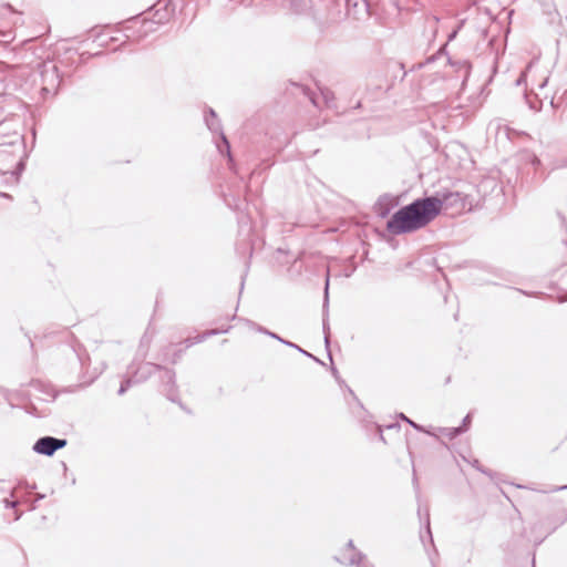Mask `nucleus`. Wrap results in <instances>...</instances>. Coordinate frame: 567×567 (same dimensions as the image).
Here are the masks:
<instances>
[{
  "label": "nucleus",
  "instance_id": "obj_22",
  "mask_svg": "<svg viewBox=\"0 0 567 567\" xmlns=\"http://www.w3.org/2000/svg\"><path fill=\"white\" fill-rule=\"evenodd\" d=\"M470 421H471V414H467V415L464 417V420H463V426H462V427L466 430V427H467V425H468Z\"/></svg>",
  "mask_w": 567,
  "mask_h": 567
},
{
  "label": "nucleus",
  "instance_id": "obj_28",
  "mask_svg": "<svg viewBox=\"0 0 567 567\" xmlns=\"http://www.w3.org/2000/svg\"><path fill=\"white\" fill-rule=\"evenodd\" d=\"M565 488H567V485H565V486H559V487H557V488H556V491H560V489H565Z\"/></svg>",
  "mask_w": 567,
  "mask_h": 567
},
{
  "label": "nucleus",
  "instance_id": "obj_10",
  "mask_svg": "<svg viewBox=\"0 0 567 567\" xmlns=\"http://www.w3.org/2000/svg\"><path fill=\"white\" fill-rule=\"evenodd\" d=\"M215 333H217V331L216 330H212V331H209V332H207V333H205V334H203L200 337H197L195 341H192V340L187 339L186 340V342H187L186 347H189V346H192V344H194L196 342H200V341H203L205 339V337L210 336V334H215Z\"/></svg>",
  "mask_w": 567,
  "mask_h": 567
},
{
  "label": "nucleus",
  "instance_id": "obj_13",
  "mask_svg": "<svg viewBox=\"0 0 567 567\" xmlns=\"http://www.w3.org/2000/svg\"><path fill=\"white\" fill-rule=\"evenodd\" d=\"M131 383H132L131 379L123 381L118 389V394L120 395L124 394L127 391V389L131 386Z\"/></svg>",
  "mask_w": 567,
  "mask_h": 567
},
{
  "label": "nucleus",
  "instance_id": "obj_8",
  "mask_svg": "<svg viewBox=\"0 0 567 567\" xmlns=\"http://www.w3.org/2000/svg\"><path fill=\"white\" fill-rule=\"evenodd\" d=\"M532 93H534V91L537 89V90H543L546 84H547V76H543L540 80L538 81H535L534 79H532Z\"/></svg>",
  "mask_w": 567,
  "mask_h": 567
},
{
  "label": "nucleus",
  "instance_id": "obj_9",
  "mask_svg": "<svg viewBox=\"0 0 567 567\" xmlns=\"http://www.w3.org/2000/svg\"><path fill=\"white\" fill-rule=\"evenodd\" d=\"M321 96L324 100L327 106H330V102L333 100V94L329 90H322Z\"/></svg>",
  "mask_w": 567,
  "mask_h": 567
},
{
  "label": "nucleus",
  "instance_id": "obj_3",
  "mask_svg": "<svg viewBox=\"0 0 567 567\" xmlns=\"http://www.w3.org/2000/svg\"><path fill=\"white\" fill-rule=\"evenodd\" d=\"M65 445H66L65 440L55 439L52 436H44V437L39 439L35 442L33 450L39 454L51 456L58 450L64 447Z\"/></svg>",
  "mask_w": 567,
  "mask_h": 567
},
{
  "label": "nucleus",
  "instance_id": "obj_2",
  "mask_svg": "<svg viewBox=\"0 0 567 567\" xmlns=\"http://www.w3.org/2000/svg\"><path fill=\"white\" fill-rule=\"evenodd\" d=\"M42 92L45 94L55 93L60 85L58 68L52 62H44L40 65Z\"/></svg>",
  "mask_w": 567,
  "mask_h": 567
},
{
  "label": "nucleus",
  "instance_id": "obj_5",
  "mask_svg": "<svg viewBox=\"0 0 567 567\" xmlns=\"http://www.w3.org/2000/svg\"><path fill=\"white\" fill-rule=\"evenodd\" d=\"M534 66H535V61H532V62L526 66V69L522 72V74L519 75V78L516 80V85H517V86H520V85H527L528 76H529V74L532 73V71H533Z\"/></svg>",
  "mask_w": 567,
  "mask_h": 567
},
{
  "label": "nucleus",
  "instance_id": "obj_4",
  "mask_svg": "<svg viewBox=\"0 0 567 567\" xmlns=\"http://www.w3.org/2000/svg\"><path fill=\"white\" fill-rule=\"evenodd\" d=\"M347 551H349L350 555L349 557H343L342 560H340L341 563L358 566L363 563L364 556L355 550L352 540H349Z\"/></svg>",
  "mask_w": 567,
  "mask_h": 567
},
{
  "label": "nucleus",
  "instance_id": "obj_6",
  "mask_svg": "<svg viewBox=\"0 0 567 567\" xmlns=\"http://www.w3.org/2000/svg\"><path fill=\"white\" fill-rule=\"evenodd\" d=\"M216 120V114L213 110H209V116L205 117L206 124L208 128L213 132H218L220 130V125Z\"/></svg>",
  "mask_w": 567,
  "mask_h": 567
},
{
  "label": "nucleus",
  "instance_id": "obj_12",
  "mask_svg": "<svg viewBox=\"0 0 567 567\" xmlns=\"http://www.w3.org/2000/svg\"><path fill=\"white\" fill-rule=\"evenodd\" d=\"M131 383H132L131 379L123 381L118 389V394L120 395L124 394L127 391V389L131 386Z\"/></svg>",
  "mask_w": 567,
  "mask_h": 567
},
{
  "label": "nucleus",
  "instance_id": "obj_19",
  "mask_svg": "<svg viewBox=\"0 0 567 567\" xmlns=\"http://www.w3.org/2000/svg\"><path fill=\"white\" fill-rule=\"evenodd\" d=\"M328 289H329V278L326 280V287H324V305L323 307L328 306Z\"/></svg>",
  "mask_w": 567,
  "mask_h": 567
},
{
  "label": "nucleus",
  "instance_id": "obj_15",
  "mask_svg": "<svg viewBox=\"0 0 567 567\" xmlns=\"http://www.w3.org/2000/svg\"><path fill=\"white\" fill-rule=\"evenodd\" d=\"M425 527H426V533L430 537V539L432 540V534H431V529H430V515H429V511L427 508L425 509Z\"/></svg>",
  "mask_w": 567,
  "mask_h": 567
},
{
  "label": "nucleus",
  "instance_id": "obj_25",
  "mask_svg": "<svg viewBox=\"0 0 567 567\" xmlns=\"http://www.w3.org/2000/svg\"><path fill=\"white\" fill-rule=\"evenodd\" d=\"M269 336H270V337H272V338H275V339H277V340H279V341H280V342H282V343H285V342H286L285 340H282L280 337H278L277 334H275V333H272V332H269Z\"/></svg>",
  "mask_w": 567,
  "mask_h": 567
},
{
  "label": "nucleus",
  "instance_id": "obj_11",
  "mask_svg": "<svg viewBox=\"0 0 567 567\" xmlns=\"http://www.w3.org/2000/svg\"><path fill=\"white\" fill-rule=\"evenodd\" d=\"M302 91H303L305 95H307L309 97V100L312 102V104L315 106H319L318 99L312 93H310V91L308 89L302 87Z\"/></svg>",
  "mask_w": 567,
  "mask_h": 567
},
{
  "label": "nucleus",
  "instance_id": "obj_7",
  "mask_svg": "<svg viewBox=\"0 0 567 567\" xmlns=\"http://www.w3.org/2000/svg\"><path fill=\"white\" fill-rule=\"evenodd\" d=\"M464 431H465V429H463L461 426H457V427H446V429H442L441 430V432L444 433L445 435H447L450 439H453V437L460 435Z\"/></svg>",
  "mask_w": 567,
  "mask_h": 567
},
{
  "label": "nucleus",
  "instance_id": "obj_20",
  "mask_svg": "<svg viewBox=\"0 0 567 567\" xmlns=\"http://www.w3.org/2000/svg\"><path fill=\"white\" fill-rule=\"evenodd\" d=\"M285 344L289 346V347H293L296 349H298L300 352H302L303 354L308 355V357H311L313 358L310 353H308L306 350L299 348L298 346L291 343V342H285Z\"/></svg>",
  "mask_w": 567,
  "mask_h": 567
},
{
  "label": "nucleus",
  "instance_id": "obj_30",
  "mask_svg": "<svg viewBox=\"0 0 567 567\" xmlns=\"http://www.w3.org/2000/svg\"><path fill=\"white\" fill-rule=\"evenodd\" d=\"M400 417H401L402 420H404V421H405V419H408V417H406L404 414H402V413L400 414Z\"/></svg>",
  "mask_w": 567,
  "mask_h": 567
},
{
  "label": "nucleus",
  "instance_id": "obj_26",
  "mask_svg": "<svg viewBox=\"0 0 567 567\" xmlns=\"http://www.w3.org/2000/svg\"><path fill=\"white\" fill-rule=\"evenodd\" d=\"M221 138H223V142H224L225 146H226L227 152H229L228 141L226 140V137L224 135H221Z\"/></svg>",
  "mask_w": 567,
  "mask_h": 567
},
{
  "label": "nucleus",
  "instance_id": "obj_21",
  "mask_svg": "<svg viewBox=\"0 0 567 567\" xmlns=\"http://www.w3.org/2000/svg\"><path fill=\"white\" fill-rule=\"evenodd\" d=\"M285 344L289 346V347H293L296 349H298L300 352H302L303 354L308 355V357H311L313 358L310 353H308L306 350L299 348L298 346L291 343V342H285Z\"/></svg>",
  "mask_w": 567,
  "mask_h": 567
},
{
  "label": "nucleus",
  "instance_id": "obj_14",
  "mask_svg": "<svg viewBox=\"0 0 567 567\" xmlns=\"http://www.w3.org/2000/svg\"><path fill=\"white\" fill-rule=\"evenodd\" d=\"M525 97H526V100H527V102H528L529 106H530L533 110H536V111H537V110H539V109L542 107V102H539V104H536V103H534V102H532V101H530V94H529V93H526V94H525Z\"/></svg>",
  "mask_w": 567,
  "mask_h": 567
},
{
  "label": "nucleus",
  "instance_id": "obj_16",
  "mask_svg": "<svg viewBox=\"0 0 567 567\" xmlns=\"http://www.w3.org/2000/svg\"><path fill=\"white\" fill-rule=\"evenodd\" d=\"M405 422H408V423H409L412 427H414L415 430H417V431H420V432H425V430H424V427H423V426H421V425L416 424V423H415V422H413L412 420H410V419H405ZM426 433H429V434H430V432H429V431H426Z\"/></svg>",
  "mask_w": 567,
  "mask_h": 567
},
{
  "label": "nucleus",
  "instance_id": "obj_24",
  "mask_svg": "<svg viewBox=\"0 0 567 567\" xmlns=\"http://www.w3.org/2000/svg\"><path fill=\"white\" fill-rule=\"evenodd\" d=\"M4 504L7 507H14L17 505V502H9L8 499H6Z\"/></svg>",
  "mask_w": 567,
  "mask_h": 567
},
{
  "label": "nucleus",
  "instance_id": "obj_17",
  "mask_svg": "<svg viewBox=\"0 0 567 567\" xmlns=\"http://www.w3.org/2000/svg\"><path fill=\"white\" fill-rule=\"evenodd\" d=\"M323 331H324V342L328 346L329 344V332H328L329 331V324H328L326 319L323 320Z\"/></svg>",
  "mask_w": 567,
  "mask_h": 567
},
{
  "label": "nucleus",
  "instance_id": "obj_27",
  "mask_svg": "<svg viewBox=\"0 0 567 567\" xmlns=\"http://www.w3.org/2000/svg\"><path fill=\"white\" fill-rule=\"evenodd\" d=\"M146 368H154L156 370H161V368L158 365H153V364H146L145 365Z\"/></svg>",
  "mask_w": 567,
  "mask_h": 567
},
{
  "label": "nucleus",
  "instance_id": "obj_29",
  "mask_svg": "<svg viewBox=\"0 0 567 567\" xmlns=\"http://www.w3.org/2000/svg\"><path fill=\"white\" fill-rule=\"evenodd\" d=\"M535 165L536 164H539V159L535 157L534 162H533Z\"/></svg>",
  "mask_w": 567,
  "mask_h": 567
},
{
  "label": "nucleus",
  "instance_id": "obj_1",
  "mask_svg": "<svg viewBox=\"0 0 567 567\" xmlns=\"http://www.w3.org/2000/svg\"><path fill=\"white\" fill-rule=\"evenodd\" d=\"M444 200L435 197L417 198L395 212L386 223V229L394 235L416 231L434 220L443 208Z\"/></svg>",
  "mask_w": 567,
  "mask_h": 567
},
{
  "label": "nucleus",
  "instance_id": "obj_18",
  "mask_svg": "<svg viewBox=\"0 0 567 567\" xmlns=\"http://www.w3.org/2000/svg\"><path fill=\"white\" fill-rule=\"evenodd\" d=\"M164 374H165V377L167 378V381H168L169 383H174L175 374H174V372H173V371H171V370H164Z\"/></svg>",
  "mask_w": 567,
  "mask_h": 567
},
{
  "label": "nucleus",
  "instance_id": "obj_23",
  "mask_svg": "<svg viewBox=\"0 0 567 567\" xmlns=\"http://www.w3.org/2000/svg\"><path fill=\"white\" fill-rule=\"evenodd\" d=\"M152 25H153V23H152V22H148V21H146V20H144V21L142 22V27L145 29V31H147V30H148V27H152Z\"/></svg>",
  "mask_w": 567,
  "mask_h": 567
}]
</instances>
